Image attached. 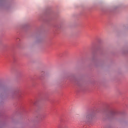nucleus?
Returning a JSON list of instances; mask_svg holds the SVG:
<instances>
[{
  "instance_id": "nucleus-1",
  "label": "nucleus",
  "mask_w": 128,
  "mask_h": 128,
  "mask_svg": "<svg viewBox=\"0 0 128 128\" xmlns=\"http://www.w3.org/2000/svg\"><path fill=\"white\" fill-rule=\"evenodd\" d=\"M94 118V116L92 114H88L86 116V120H92Z\"/></svg>"
}]
</instances>
